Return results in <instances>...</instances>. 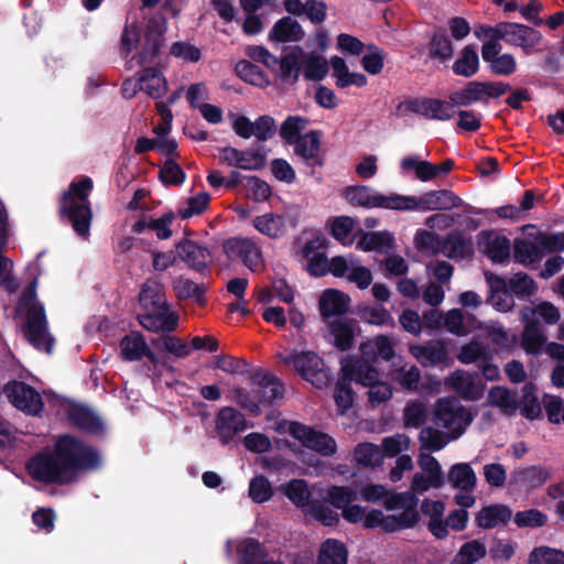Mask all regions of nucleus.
Segmentation results:
<instances>
[{"instance_id": "obj_1", "label": "nucleus", "mask_w": 564, "mask_h": 564, "mask_svg": "<svg viewBox=\"0 0 564 564\" xmlns=\"http://www.w3.org/2000/svg\"><path fill=\"white\" fill-rule=\"evenodd\" d=\"M100 452L88 443L70 435H59L53 449H44L33 455L25 464L28 475L45 485H69L82 473L100 469Z\"/></svg>"}, {"instance_id": "obj_2", "label": "nucleus", "mask_w": 564, "mask_h": 564, "mask_svg": "<svg viewBox=\"0 0 564 564\" xmlns=\"http://www.w3.org/2000/svg\"><path fill=\"white\" fill-rule=\"evenodd\" d=\"M138 301L141 311L137 319L144 329L153 333H172L177 328L178 315L172 311L165 286L158 279L145 280L141 285Z\"/></svg>"}, {"instance_id": "obj_3", "label": "nucleus", "mask_w": 564, "mask_h": 564, "mask_svg": "<svg viewBox=\"0 0 564 564\" xmlns=\"http://www.w3.org/2000/svg\"><path fill=\"white\" fill-rule=\"evenodd\" d=\"M94 183L89 176L74 180L58 202V215L72 225L74 231L82 238L89 236L93 209L89 200Z\"/></svg>"}, {"instance_id": "obj_4", "label": "nucleus", "mask_w": 564, "mask_h": 564, "mask_svg": "<svg viewBox=\"0 0 564 564\" xmlns=\"http://www.w3.org/2000/svg\"><path fill=\"white\" fill-rule=\"evenodd\" d=\"M254 388L247 391L245 388L232 389V400L236 404L247 411L251 416H259L262 413L261 406L272 405L284 394L283 382L273 373L257 369L250 376Z\"/></svg>"}, {"instance_id": "obj_5", "label": "nucleus", "mask_w": 564, "mask_h": 564, "mask_svg": "<svg viewBox=\"0 0 564 564\" xmlns=\"http://www.w3.org/2000/svg\"><path fill=\"white\" fill-rule=\"evenodd\" d=\"M167 20L161 13L151 15L143 30V41L135 56L138 65L166 67L167 57H163L162 50L165 46Z\"/></svg>"}, {"instance_id": "obj_6", "label": "nucleus", "mask_w": 564, "mask_h": 564, "mask_svg": "<svg viewBox=\"0 0 564 564\" xmlns=\"http://www.w3.org/2000/svg\"><path fill=\"white\" fill-rule=\"evenodd\" d=\"M479 29L485 33H494L496 40L521 47L525 54H531L542 40L540 31L516 22H499L495 26L480 25Z\"/></svg>"}, {"instance_id": "obj_7", "label": "nucleus", "mask_w": 564, "mask_h": 564, "mask_svg": "<svg viewBox=\"0 0 564 564\" xmlns=\"http://www.w3.org/2000/svg\"><path fill=\"white\" fill-rule=\"evenodd\" d=\"M285 365L292 366L296 372L314 387L322 389L329 382L328 370L323 359L314 351H292L282 357Z\"/></svg>"}, {"instance_id": "obj_8", "label": "nucleus", "mask_w": 564, "mask_h": 564, "mask_svg": "<svg viewBox=\"0 0 564 564\" xmlns=\"http://www.w3.org/2000/svg\"><path fill=\"white\" fill-rule=\"evenodd\" d=\"M463 204V199L453 191L443 188L426 192L420 197L401 195L400 210H451Z\"/></svg>"}, {"instance_id": "obj_9", "label": "nucleus", "mask_w": 564, "mask_h": 564, "mask_svg": "<svg viewBox=\"0 0 564 564\" xmlns=\"http://www.w3.org/2000/svg\"><path fill=\"white\" fill-rule=\"evenodd\" d=\"M25 310L24 334L26 339L34 348L44 349L50 354L54 346V338L48 333L44 305L42 303H33Z\"/></svg>"}, {"instance_id": "obj_10", "label": "nucleus", "mask_w": 564, "mask_h": 564, "mask_svg": "<svg viewBox=\"0 0 564 564\" xmlns=\"http://www.w3.org/2000/svg\"><path fill=\"white\" fill-rule=\"evenodd\" d=\"M9 402L26 415L36 416L44 410V401L39 391L24 381L10 380L3 387Z\"/></svg>"}, {"instance_id": "obj_11", "label": "nucleus", "mask_w": 564, "mask_h": 564, "mask_svg": "<svg viewBox=\"0 0 564 564\" xmlns=\"http://www.w3.org/2000/svg\"><path fill=\"white\" fill-rule=\"evenodd\" d=\"M290 434L297 440L302 446L323 457H330L337 452V443L333 436L303 423L292 422L290 425Z\"/></svg>"}, {"instance_id": "obj_12", "label": "nucleus", "mask_w": 564, "mask_h": 564, "mask_svg": "<svg viewBox=\"0 0 564 564\" xmlns=\"http://www.w3.org/2000/svg\"><path fill=\"white\" fill-rule=\"evenodd\" d=\"M223 249L230 261H239L252 272H258L262 268V251L250 238H228L224 241Z\"/></svg>"}, {"instance_id": "obj_13", "label": "nucleus", "mask_w": 564, "mask_h": 564, "mask_svg": "<svg viewBox=\"0 0 564 564\" xmlns=\"http://www.w3.org/2000/svg\"><path fill=\"white\" fill-rule=\"evenodd\" d=\"M345 196L355 206L400 210V194L383 195L369 186L355 185L345 189Z\"/></svg>"}, {"instance_id": "obj_14", "label": "nucleus", "mask_w": 564, "mask_h": 564, "mask_svg": "<svg viewBox=\"0 0 564 564\" xmlns=\"http://www.w3.org/2000/svg\"><path fill=\"white\" fill-rule=\"evenodd\" d=\"M402 106H405L409 112L421 115L429 120L447 121L456 115L455 104L449 98H413L401 102L398 108Z\"/></svg>"}, {"instance_id": "obj_15", "label": "nucleus", "mask_w": 564, "mask_h": 564, "mask_svg": "<svg viewBox=\"0 0 564 564\" xmlns=\"http://www.w3.org/2000/svg\"><path fill=\"white\" fill-rule=\"evenodd\" d=\"M232 130L242 139L254 135L258 141L265 142L275 135L276 122L270 115L259 116L254 121L245 115H238L232 121Z\"/></svg>"}, {"instance_id": "obj_16", "label": "nucleus", "mask_w": 564, "mask_h": 564, "mask_svg": "<svg viewBox=\"0 0 564 564\" xmlns=\"http://www.w3.org/2000/svg\"><path fill=\"white\" fill-rule=\"evenodd\" d=\"M247 427L248 424L245 415L236 408L224 406L216 413L215 431L223 445L230 444Z\"/></svg>"}, {"instance_id": "obj_17", "label": "nucleus", "mask_w": 564, "mask_h": 564, "mask_svg": "<svg viewBox=\"0 0 564 564\" xmlns=\"http://www.w3.org/2000/svg\"><path fill=\"white\" fill-rule=\"evenodd\" d=\"M175 250L178 258L189 269L199 274H205L208 271L212 263V253L206 247L189 239H182L175 245Z\"/></svg>"}, {"instance_id": "obj_18", "label": "nucleus", "mask_w": 564, "mask_h": 564, "mask_svg": "<svg viewBox=\"0 0 564 564\" xmlns=\"http://www.w3.org/2000/svg\"><path fill=\"white\" fill-rule=\"evenodd\" d=\"M304 50L301 46H294L291 51L284 53L281 57L275 56V64H272L270 70L273 72L282 83L294 85L302 72V58Z\"/></svg>"}, {"instance_id": "obj_19", "label": "nucleus", "mask_w": 564, "mask_h": 564, "mask_svg": "<svg viewBox=\"0 0 564 564\" xmlns=\"http://www.w3.org/2000/svg\"><path fill=\"white\" fill-rule=\"evenodd\" d=\"M479 251L494 263H503L510 258V240L492 230H482L477 235Z\"/></svg>"}, {"instance_id": "obj_20", "label": "nucleus", "mask_w": 564, "mask_h": 564, "mask_svg": "<svg viewBox=\"0 0 564 564\" xmlns=\"http://www.w3.org/2000/svg\"><path fill=\"white\" fill-rule=\"evenodd\" d=\"M322 135L321 130H311L293 144L294 153L311 169L322 167L325 163L324 154L321 152Z\"/></svg>"}, {"instance_id": "obj_21", "label": "nucleus", "mask_w": 564, "mask_h": 564, "mask_svg": "<svg viewBox=\"0 0 564 564\" xmlns=\"http://www.w3.org/2000/svg\"><path fill=\"white\" fill-rule=\"evenodd\" d=\"M412 356L425 368L447 364V344L444 339H432L410 347Z\"/></svg>"}, {"instance_id": "obj_22", "label": "nucleus", "mask_w": 564, "mask_h": 564, "mask_svg": "<svg viewBox=\"0 0 564 564\" xmlns=\"http://www.w3.org/2000/svg\"><path fill=\"white\" fill-rule=\"evenodd\" d=\"M65 414L68 422L78 430L90 434H99L104 431V424L99 416L83 404H68Z\"/></svg>"}, {"instance_id": "obj_23", "label": "nucleus", "mask_w": 564, "mask_h": 564, "mask_svg": "<svg viewBox=\"0 0 564 564\" xmlns=\"http://www.w3.org/2000/svg\"><path fill=\"white\" fill-rule=\"evenodd\" d=\"M163 68L164 67L158 66L142 67L138 73L139 90L144 91L153 99L163 97L169 90L167 80L163 75Z\"/></svg>"}, {"instance_id": "obj_24", "label": "nucleus", "mask_w": 564, "mask_h": 564, "mask_svg": "<svg viewBox=\"0 0 564 564\" xmlns=\"http://www.w3.org/2000/svg\"><path fill=\"white\" fill-rule=\"evenodd\" d=\"M340 372L347 376L350 381H356L365 387H371L379 380V372L372 365L352 357L344 359Z\"/></svg>"}, {"instance_id": "obj_25", "label": "nucleus", "mask_w": 564, "mask_h": 564, "mask_svg": "<svg viewBox=\"0 0 564 564\" xmlns=\"http://www.w3.org/2000/svg\"><path fill=\"white\" fill-rule=\"evenodd\" d=\"M522 318L525 324L520 336V345L528 355L538 356L542 352L546 336L536 318H529L524 312Z\"/></svg>"}, {"instance_id": "obj_26", "label": "nucleus", "mask_w": 564, "mask_h": 564, "mask_svg": "<svg viewBox=\"0 0 564 564\" xmlns=\"http://www.w3.org/2000/svg\"><path fill=\"white\" fill-rule=\"evenodd\" d=\"M486 281L490 288L487 302L499 312L511 311L514 306V300L507 288V280L503 276L487 273Z\"/></svg>"}, {"instance_id": "obj_27", "label": "nucleus", "mask_w": 564, "mask_h": 564, "mask_svg": "<svg viewBox=\"0 0 564 564\" xmlns=\"http://www.w3.org/2000/svg\"><path fill=\"white\" fill-rule=\"evenodd\" d=\"M350 297L336 289L325 290L319 299V312L324 319L341 316L348 312Z\"/></svg>"}, {"instance_id": "obj_28", "label": "nucleus", "mask_w": 564, "mask_h": 564, "mask_svg": "<svg viewBox=\"0 0 564 564\" xmlns=\"http://www.w3.org/2000/svg\"><path fill=\"white\" fill-rule=\"evenodd\" d=\"M443 252L449 259H467L474 256V245L459 230L446 235L443 240Z\"/></svg>"}, {"instance_id": "obj_29", "label": "nucleus", "mask_w": 564, "mask_h": 564, "mask_svg": "<svg viewBox=\"0 0 564 564\" xmlns=\"http://www.w3.org/2000/svg\"><path fill=\"white\" fill-rule=\"evenodd\" d=\"M512 518L511 509L506 505H490L481 508L476 514L475 521L479 528L492 529L500 524H507Z\"/></svg>"}, {"instance_id": "obj_30", "label": "nucleus", "mask_w": 564, "mask_h": 564, "mask_svg": "<svg viewBox=\"0 0 564 564\" xmlns=\"http://www.w3.org/2000/svg\"><path fill=\"white\" fill-rule=\"evenodd\" d=\"M513 258L516 262L524 267L541 262L544 258V252L536 240V235L534 240L516 239L513 243Z\"/></svg>"}, {"instance_id": "obj_31", "label": "nucleus", "mask_w": 564, "mask_h": 564, "mask_svg": "<svg viewBox=\"0 0 564 564\" xmlns=\"http://www.w3.org/2000/svg\"><path fill=\"white\" fill-rule=\"evenodd\" d=\"M447 383L467 401H478L484 395L485 386L477 383L469 375L454 373L447 380Z\"/></svg>"}, {"instance_id": "obj_32", "label": "nucleus", "mask_w": 564, "mask_h": 564, "mask_svg": "<svg viewBox=\"0 0 564 564\" xmlns=\"http://www.w3.org/2000/svg\"><path fill=\"white\" fill-rule=\"evenodd\" d=\"M304 35L302 25L291 17L278 20L270 32V37L279 43L299 42Z\"/></svg>"}, {"instance_id": "obj_33", "label": "nucleus", "mask_w": 564, "mask_h": 564, "mask_svg": "<svg viewBox=\"0 0 564 564\" xmlns=\"http://www.w3.org/2000/svg\"><path fill=\"white\" fill-rule=\"evenodd\" d=\"M173 288L177 299L181 301L192 300L198 305H204L206 303L205 293L208 285L204 282L196 283L191 279L180 276L174 281Z\"/></svg>"}, {"instance_id": "obj_34", "label": "nucleus", "mask_w": 564, "mask_h": 564, "mask_svg": "<svg viewBox=\"0 0 564 564\" xmlns=\"http://www.w3.org/2000/svg\"><path fill=\"white\" fill-rule=\"evenodd\" d=\"M449 99L455 104V107H469L476 102L488 104L487 98H484L481 82L479 80L467 82L462 89L451 93Z\"/></svg>"}, {"instance_id": "obj_35", "label": "nucleus", "mask_w": 564, "mask_h": 564, "mask_svg": "<svg viewBox=\"0 0 564 564\" xmlns=\"http://www.w3.org/2000/svg\"><path fill=\"white\" fill-rule=\"evenodd\" d=\"M354 319H335L329 322V332L334 337V346L340 351L351 349L354 345Z\"/></svg>"}, {"instance_id": "obj_36", "label": "nucleus", "mask_w": 564, "mask_h": 564, "mask_svg": "<svg viewBox=\"0 0 564 564\" xmlns=\"http://www.w3.org/2000/svg\"><path fill=\"white\" fill-rule=\"evenodd\" d=\"M254 228L262 235L278 239L285 232V218L283 215L267 213L253 219Z\"/></svg>"}, {"instance_id": "obj_37", "label": "nucleus", "mask_w": 564, "mask_h": 564, "mask_svg": "<svg viewBox=\"0 0 564 564\" xmlns=\"http://www.w3.org/2000/svg\"><path fill=\"white\" fill-rule=\"evenodd\" d=\"M394 238L389 231L364 232L357 242V249L364 251L389 252L393 248Z\"/></svg>"}, {"instance_id": "obj_38", "label": "nucleus", "mask_w": 564, "mask_h": 564, "mask_svg": "<svg viewBox=\"0 0 564 564\" xmlns=\"http://www.w3.org/2000/svg\"><path fill=\"white\" fill-rule=\"evenodd\" d=\"M452 70L456 76L470 78L479 70V57L473 45H466L454 62Z\"/></svg>"}, {"instance_id": "obj_39", "label": "nucleus", "mask_w": 564, "mask_h": 564, "mask_svg": "<svg viewBox=\"0 0 564 564\" xmlns=\"http://www.w3.org/2000/svg\"><path fill=\"white\" fill-rule=\"evenodd\" d=\"M447 477L454 488H458L463 491H473L476 487V474L467 463L453 465Z\"/></svg>"}, {"instance_id": "obj_40", "label": "nucleus", "mask_w": 564, "mask_h": 564, "mask_svg": "<svg viewBox=\"0 0 564 564\" xmlns=\"http://www.w3.org/2000/svg\"><path fill=\"white\" fill-rule=\"evenodd\" d=\"M148 344L139 332H131L120 340V355L123 360L138 361L144 358Z\"/></svg>"}, {"instance_id": "obj_41", "label": "nucleus", "mask_w": 564, "mask_h": 564, "mask_svg": "<svg viewBox=\"0 0 564 564\" xmlns=\"http://www.w3.org/2000/svg\"><path fill=\"white\" fill-rule=\"evenodd\" d=\"M466 410L463 406L455 408L453 401L448 399H440L436 402L434 411V423L438 426L449 429L458 420L464 416Z\"/></svg>"}, {"instance_id": "obj_42", "label": "nucleus", "mask_w": 564, "mask_h": 564, "mask_svg": "<svg viewBox=\"0 0 564 564\" xmlns=\"http://www.w3.org/2000/svg\"><path fill=\"white\" fill-rule=\"evenodd\" d=\"M488 403L492 406L500 408L507 415H512L519 409L520 403L503 386H495L488 392Z\"/></svg>"}, {"instance_id": "obj_43", "label": "nucleus", "mask_w": 564, "mask_h": 564, "mask_svg": "<svg viewBox=\"0 0 564 564\" xmlns=\"http://www.w3.org/2000/svg\"><path fill=\"white\" fill-rule=\"evenodd\" d=\"M347 549L338 540L327 539L322 543L318 564H347Z\"/></svg>"}, {"instance_id": "obj_44", "label": "nucleus", "mask_w": 564, "mask_h": 564, "mask_svg": "<svg viewBox=\"0 0 564 564\" xmlns=\"http://www.w3.org/2000/svg\"><path fill=\"white\" fill-rule=\"evenodd\" d=\"M429 55L431 58H437L442 62L448 61L453 56V45L446 30L437 28L429 43Z\"/></svg>"}, {"instance_id": "obj_45", "label": "nucleus", "mask_w": 564, "mask_h": 564, "mask_svg": "<svg viewBox=\"0 0 564 564\" xmlns=\"http://www.w3.org/2000/svg\"><path fill=\"white\" fill-rule=\"evenodd\" d=\"M308 123L310 120L305 117L288 116L280 126L279 134L286 144H294L302 138L301 132Z\"/></svg>"}, {"instance_id": "obj_46", "label": "nucleus", "mask_w": 564, "mask_h": 564, "mask_svg": "<svg viewBox=\"0 0 564 564\" xmlns=\"http://www.w3.org/2000/svg\"><path fill=\"white\" fill-rule=\"evenodd\" d=\"M268 551L257 539L249 538L241 549L240 564H268L278 561L268 560Z\"/></svg>"}, {"instance_id": "obj_47", "label": "nucleus", "mask_w": 564, "mask_h": 564, "mask_svg": "<svg viewBox=\"0 0 564 564\" xmlns=\"http://www.w3.org/2000/svg\"><path fill=\"white\" fill-rule=\"evenodd\" d=\"M350 379L340 372V376L335 384L334 399L339 410V414H346L354 405L355 391L351 387Z\"/></svg>"}, {"instance_id": "obj_48", "label": "nucleus", "mask_w": 564, "mask_h": 564, "mask_svg": "<svg viewBox=\"0 0 564 564\" xmlns=\"http://www.w3.org/2000/svg\"><path fill=\"white\" fill-rule=\"evenodd\" d=\"M516 481H520L523 486L530 489L542 487L551 477L550 470L541 466H529L513 475Z\"/></svg>"}, {"instance_id": "obj_49", "label": "nucleus", "mask_w": 564, "mask_h": 564, "mask_svg": "<svg viewBox=\"0 0 564 564\" xmlns=\"http://www.w3.org/2000/svg\"><path fill=\"white\" fill-rule=\"evenodd\" d=\"M302 70L305 79L312 82L322 80L328 73V64L322 56L305 54L302 58Z\"/></svg>"}, {"instance_id": "obj_50", "label": "nucleus", "mask_w": 564, "mask_h": 564, "mask_svg": "<svg viewBox=\"0 0 564 564\" xmlns=\"http://www.w3.org/2000/svg\"><path fill=\"white\" fill-rule=\"evenodd\" d=\"M507 288L511 295L519 299L531 296L538 290L536 282L525 272L514 273L508 281Z\"/></svg>"}, {"instance_id": "obj_51", "label": "nucleus", "mask_w": 564, "mask_h": 564, "mask_svg": "<svg viewBox=\"0 0 564 564\" xmlns=\"http://www.w3.org/2000/svg\"><path fill=\"white\" fill-rule=\"evenodd\" d=\"M237 75L246 83L254 86L264 87L269 84L268 76L256 64L241 59L236 64Z\"/></svg>"}, {"instance_id": "obj_52", "label": "nucleus", "mask_w": 564, "mask_h": 564, "mask_svg": "<svg viewBox=\"0 0 564 564\" xmlns=\"http://www.w3.org/2000/svg\"><path fill=\"white\" fill-rule=\"evenodd\" d=\"M238 169L245 171H260L267 164V151L263 145L253 144L251 149L242 150Z\"/></svg>"}, {"instance_id": "obj_53", "label": "nucleus", "mask_w": 564, "mask_h": 564, "mask_svg": "<svg viewBox=\"0 0 564 564\" xmlns=\"http://www.w3.org/2000/svg\"><path fill=\"white\" fill-rule=\"evenodd\" d=\"M487 554L485 544L478 540H471L464 543L455 555L453 563L456 564H476Z\"/></svg>"}, {"instance_id": "obj_54", "label": "nucleus", "mask_w": 564, "mask_h": 564, "mask_svg": "<svg viewBox=\"0 0 564 564\" xmlns=\"http://www.w3.org/2000/svg\"><path fill=\"white\" fill-rule=\"evenodd\" d=\"M457 359L463 365H470L474 362L480 364L481 361L490 360L491 355L487 347L477 340H471L462 346Z\"/></svg>"}, {"instance_id": "obj_55", "label": "nucleus", "mask_w": 564, "mask_h": 564, "mask_svg": "<svg viewBox=\"0 0 564 564\" xmlns=\"http://www.w3.org/2000/svg\"><path fill=\"white\" fill-rule=\"evenodd\" d=\"M401 167L405 171L413 170L415 176L422 182L436 178V164L430 161H420L414 156H404L401 160Z\"/></svg>"}, {"instance_id": "obj_56", "label": "nucleus", "mask_w": 564, "mask_h": 564, "mask_svg": "<svg viewBox=\"0 0 564 564\" xmlns=\"http://www.w3.org/2000/svg\"><path fill=\"white\" fill-rule=\"evenodd\" d=\"M283 492L292 503L300 508L307 506L312 496L307 482L304 479L290 480L283 487Z\"/></svg>"}, {"instance_id": "obj_57", "label": "nucleus", "mask_w": 564, "mask_h": 564, "mask_svg": "<svg viewBox=\"0 0 564 564\" xmlns=\"http://www.w3.org/2000/svg\"><path fill=\"white\" fill-rule=\"evenodd\" d=\"M360 350L364 356H369L372 352L373 358H381L387 361L391 360L395 355L393 344L384 335L376 337L373 344H362Z\"/></svg>"}, {"instance_id": "obj_58", "label": "nucleus", "mask_w": 564, "mask_h": 564, "mask_svg": "<svg viewBox=\"0 0 564 564\" xmlns=\"http://www.w3.org/2000/svg\"><path fill=\"white\" fill-rule=\"evenodd\" d=\"M152 344L160 350H165L177 358H185L191 354V347L180 337L164 335L152 339Z\"/></svg>"}, {"instance_id": "obj_59", "label": "nucleus", "mask_w": 564, "mask_h": 564, "mask_svg": "<svg viewBox=\"0 0 564 564\" xmlns=\"http://www.w3.org/2000/svg\"><path fill=\"white\" fill-rule=\"evenodd\" d=\"M546 352L552 359L560 361L551 372V382L556 388H564V345L551 341L546 345Z\"/></svg>"}, {"instance_id": "obj_60", "label": "nucleus", "mask_w": 564, "mask_h": 564, "mask_svg": "<svg viewBox=\"0 0 564 564\" xmlns=\"http://www.w3.org/2000/svg\"><path fill=\"white\" fill-rule=\"evenodd\" d=\"M327 496L328 502L341 511L359 498L358 492L349 486H332Z\"/></svg>"}, {"instance_id": "obj_61", "label": "nucleus", "mask_w": 564, "mask_h": 564, "mask_svg": "<svg viewBox=\"0 0 564 564\" xmlns=\"http://www.w3.org/2000/svg\"><path fill=\"white\" fill-rule=\"evenodd\" d=\"M420 519L417 508H405L399 514L389 516L390 533L412 529L419 523Z\"/></svg>"}, {"instance_id": "obj_62", "label": "nucleus", "mask_w": 564, "mask_h": 564, "mask_svg": "<svg viewBox=\"0 0 564 564\" xmlns=\"http://www.w3.org/2000/svg\"><path fill=\"white\" fill-rule=\"evenodd\" d=\"M273 496L271 482L264 475L254 476L249 482V497L253 502L263 503Z\"/></svg>"}, {"instance_id": "obj_63", "label": "nucleus", "mask_w": 564, "mask_h": 564, "mask_svg": "<svg viewBox=\"0 0 564 564\" xmlns=\"http://www.w3.org/2000/svg\"><path fill=\"white\" fill-rule=\"evenodd\" d=\"M186 174L182 166L173 159H166L163 166L159 171V178L163 184L182 185Z\"/></svg>"}, {"instance_id": "obj_64", "label": "nucleus", "mask_w": 564, "mask_h": 564, "mask_svg": "<svg viewBox=\"0 0 564 564\" xmlns=\"http://www.w3.org/2000/svg\"><path fill=\"white\" fill-rule=\"evenodd\" d=\"M529 564H564V552L549 546L534 547L529 555Z\"/></svg>"}]
</instances>
